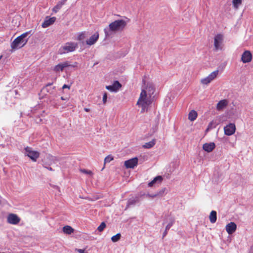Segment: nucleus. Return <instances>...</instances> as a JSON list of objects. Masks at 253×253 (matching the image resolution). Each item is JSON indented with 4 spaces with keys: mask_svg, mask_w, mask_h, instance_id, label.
I'll return each instance as SVG.
<instances>
[{
    "mask_svg": "<svg viewBox=\"0 0 253 253\" xmlns=\"http://www.w3.org/2000/svg\"><path fill=\"white\" fill-rule=\"evenodd\" d=\"M70 88V86L67 84H64L63 86H62V88L64 89V88Z\"/></svg>",
    "mask_w": 253,
    "mask_h": 253,
    "instance_id": "e433bc0d",
    "label": "nucleus"
},
{
    "mask_svg": "<svg viewBox=\"0 0 253 253\" xmlns=\"http://www.w3.org/2000/svg\"><path fill=\"white\" fill-rule=\"evenodd\" d=\"M159 194H154V195H148V196L150 198H154L156 197L157 196H158Z\"/></svg>",
    "mask_w": 253,
    "mask_h": 253,
    "instance_id": "c9c22d12",
    "label": "nucleus"
},
{
    "mask_svg": "<svg viewBox=\"0 0 253 253\" xmlns=\"http://www.w3.org/2000/svg\"><path fill=\"white\" fill-rule=\"evenodd\" d=\"M215 147V145L213 142H211L210 143H205L203 146V149L208 152H211Z\"/></svg>",
    "mask_w": 253,
    "mask_h": 253,
    "instance_id": "a211bd4d",
    "label": "nucleus"
},
{
    "mask_svg": "<svg viewBox=\"0 0 253 253\" xmlns=\"http://www.w3.org/2000/svg\"><path fill=\"white\" fill-rule=\"evenodd\" d=\"M223 42V35L218 34L214 37V47L215 50H222Z\"/></svg>",
    "mask_w": 253,
    "mask_h": 253,
    "instance_id": "39448f33",
    "label": "nucleus"
},
{
    "mask_svg": "<svg viewBox=\"0 0 253 253\" xmlns=\"http://www.w3.org/2000/svg\"><path fill=\"white\" fill-rule=\"evenodd\" d=\"M137 202H138V199H130L128 202H127V207H129V206L131 205H133V204H135L136 203H137Z\"/></svg>",
    "mask_w": 253,
    "mask_h": 253,
    "instance_id": "bb28decb",
    "label": "nucleus"
},
{
    "mask_svg": "<svg viewBox=\"0 0 253 253\" xmlns=\"http://www.w3.org/2000/svg\"><path fill=\"white\" fill-rule=\"evenodd\" d=\"M63 231L66 234H71L74 231V229L70 226L66 225L63 227Z\"/></svg>",
    "mask_w": 253,
    "mask_h": 253,
    "instance_id": "412c9836",
    "label": "nucleus"
},
{
    "mask_svg": "<svg viewBox=\"0 0 253 253\" xmlns=\"http://www.w3.org/2000/svg\"><path fill=\"white\" fill-rule=\"evenodd\" d=\"M126 26V22L123 19L117 20L110 23L108 28L104 29L106 36H109L111 33H116L123 31Z\"/></svg>",
    "mask_w": 253,
    "mask_h": 253,
    "instance_id": "f03ea898",
    "label": "nucleus"
},
{
    "mask_svg": "<svg viewBox=\"0 0 253 253\" xmlns=\"http://www.w3.org/2000/svg\"><path fill=\"white\" fill-rule=\"evenodd\" d=\"M84 110L85 112H89L90 109H88V108H84Z\"/></svg>",
    "mask_w": 253,
    "mask_h": 253,
    "instance_id": "58836bf2",
    "label": "nucleus"
},
{
    "mask_svg": "<svg viewBox=\"0 0 253 253\" xmlns=\"http://www.w3.org/2000/svg\"><path fill=\"white\" fill-rule=\"evenodd\" d=\"M106 227V224L105 222H102L100 225L97 227V230L99 232H102Z\"/></svg>",
    "mask_w": 253,
    "mask_h": 253,
    "instance_id": "c85d7f7f",
    "label": "nucleus"
},
{
    "mask_svg": "<svg viewBox=\"0 0 253 253\" xmlns=\"http://www.w3.org/2000/svg\"><path fill=\"white\" fill-rule=\"evenodd\" d=\"M155 91V87L152 83H148L146 87L142 89L136 104L141 107V112L147 110L148 107L152 102V95Z\"/></svg>",
    "mask_w": 253,
    "mask_h": 253,
    "instance_id": "f257e3e1",
    "label": "nucleus"
},
{
    "mask_svg": "<svg viewBox=\"0 0 253 253\" xmlns=\"http://www.w3.org/2000/svg\"><path fill=\"white\" fill-rule=\"evenodd\" d=\"M155 144V140L153 139L151 141L146 143L144 145L143 147L145 148L149 149L153 147Z\"/></svg>",
    "mask_w": 253,
    "mask_h": 253,
    "instance_id": "b1692460",
    "label": "nucleus"
},
{
    "mask_svg": "<svg viewBox=\"0 0 253 253\" xmlns=\"http://www.w3.org/2000/svg\"><path fill=\"white\" fill-rule=\"evenodd\" d=\"M213 124V121H212V122L210 123V124L208 125V128L207 129V130H209L210 129H211L212 128L214 127V126H212Z\"/></svg>",
    "mask_w": 253,
    "mask_h": 253,
    "instance_id": "473e14b6",
    "label": "nucleus"
},
{
    "mask_svg": "<svg viewBox=\"0 0 253 253\" xmlns=\"http://www.w3.org/2000/svg\"><path fill=\"white\" fill-rule=\"evenodd\" d=\"M61 99H62V100H64V98H63V97H61Z\"/></svg>",
    "mask_w": 253,
    "mask_h": 253,
    "instance_id": "a18cd8bd",
    "label": "nucleus"
},
{
    "mask_svg": "<svg viewBox=\"0 0 253 253\" xmlns=\"http://www.w3.org/2000/svg\"><path fill=\"white\" fill-rule=\"evenodd\" d=\"M85 38V32H82L80 33L77 37V40L79 41H83Z\"/></svg>",
    "mask_w": 253,
    "mask_h": 253,
    "instance_id": "cd10ccee",
    "label": "nucleus"
},
{
    "mask_svg": "<svg viewBox=\"0 0 253 253\" xmlns=\"http://www.w3.org/2000/svg\"><path fill=\"white\" fill-rule=\"evenodd\" d=\"M77 43L73 42H68L60 48L61 54L71 52L75 51L78 47Z\"/></svg>",
    "mask_w": 253,
    "mask_h": 253,
    "instance_id": "20e7f679",
    "label": "nucleus"
},
{
    "mask_svg": "<svg viewBox=\"0 0 253 253\" xmlns=\"http://www.w3.org/2000/svg\"><path fill=\"white\" fill-rule=\"evenodd\" d=\"M138 159L135 157L125 161L124 166L126 169H133L138 165Z\"/></svg>",
    "mask_w": 253,
    "mask_h": 253,
    "instance_id": "1a4fd4ad",
    "label": "nucleus"
},
{
    "mask_svg": "<svg viewBox=\"0 0 253 253\" xmlns=\"http://www.w3.org/2000/svg\"><path fill=\"white\" fill-rule=\"evenodd\" d=\"M198 116L197 112L194 110H191L188 114V119L191 121H194Z\"/></svg>",
    "mask_w": 253,
    "mask_h": 253,
    "instance_id": "6ab92c4d",
    "label": "nucleus"
},
{
    "mask_svg": "<svg viewBox=\"0 0 253 253\" xmlns=\"http://www.w3.org/2000/svg\"><path fill=\"white\" fill-rule=\"evenodd\" d=\"M80 171L81 172L85 173V174H89V175H92L93 174L92 172L89 170H86L85 169H81L80 170Z\"/></svg>",
    "mask_w": 253,
    "mask_h": 253,
    "instance_id": "7c9ffc66",
    "label": "nucleus"
},
{
    "mask_svg": "<svg viewBox=\"0 0 253 253\" xmlns=\"http://www.w3.org/2000/svg\"><path fill=\"white\" fill-rule=\"evenodd\" d=\"M210 221L211 223H214L216 221V212L215 211H212L209 216Z\"/></svg>",
    "mask_w": 253,
    "mask_h": 253,
    "instance_id": "aec40b11",
    "label": "nucleus"
},
{
    "mask_svg": "<svg viewBox=\"0 0 253 253\" xmlns=\"http://www.w3.org/2000/svg\"><path fill=\"white\" fill-rule=\"evenodd\" d=\"M252 60V54L249 50H246L243 52L241 57V61L244 63L251 62Z\"/></svg>",
    "mask_w": 253,
    "mask_h": 253,
    "instance_id": "f8f14e48",
    "label": "nucleus"
},
{
    "mask_svg": "<svg viewBox=\"0 0 253 253\" xmlns=\"http://www.w3.org/2000/svg\"><path fill=\"white\" fill-rule=\"evenodd\" d=\"M228 101L226 99H223L219 101L216 105V109L218 111H220L227 106Z\"/></svg>",
    "mask_w": 253,
    "mask_h": 253,
    "instance_id": "f3484780",
    "label": "nucleus"
},
{
    "mask_svg": "<svg viewBox=\"0 0 253 253\" xmlns=\"http://www.w3.org/2000/svg\"><path fill=\"white\" fill-rule=\"evenodd\" d=\"M107 94L106 92H105L103 96L102 101L104 104H105L107 102Z\"/></svg>",
    "mask_w": 253,
    "mask_h": 253,
    "instance_id": "2f4dec72",
    "label": "nucleus"
},
{
    "mask_svg": "<svg viewBox=\"0 0 253 253\" xmlns=\"http://www.w3.org/2000/svg\"><path fill=\"white\" fill-rule=\"evenodd\" d=\"M167 232H168V230H166V229L165 232H164V234H163V236H166L167 235Z\"/></svg>",
    "mask_w": 253,
    "mask_h": 253,
    "instance_id": "ea45409f",
    "label": "nucleus"
},
{
    "mask_svg": "<svg viewBox=\"0 0 253 253\" xmlns=\"http://www.w3.org/2000/svg\"><path fill=\"white\" fill-rule=\"evenodd\" d=\"M121 237V234L118 233L116 235H115L111 237V240L113 242H116L120 239Z\"/></svg>",
    "mask_w": 253,
    "mask_h": 253,
    "instance_id": "a878e982",
    "label": "nucleus"
},
{
    "mask_svg": "<svg viewBox=\"0 0 253 253\" xmlns=\"http://www.w3.org/2000/svg\"><path fill=\"white\" fill-rule=\"evenodd\" d=\"M242 0H232L233 6L235 9H238L242 4Z\"/></svg>",
    "mask_w": 253,
    "mask_h": 253,
    "instance_id": "393cba45",
    "label": "nucleus"
},
{
    "mask_svg": "<svg viewBox=\"0 0 253 253\" xmlns=\"http://www.w3.org/2000/svg\"><path fill=\"white\" fill-rule=\"evenodd\" d=\"M52 84V83H51V84H46V86H45V88H47V87L48 86L51 85Z\"/></svg>",
    "mask_w": 253,
    "mask_h": 253,
    "instance_id": "a19ab883",
    "label": "nucleus"
},
{
    "mask_svg": "<svg viewBox=\"0 0 253 253\" xmlns=\"http://www.w3.org/2000/svg\"><path fill=\"white\" fill-rule=\"evenodd\" d=\"M44 167L46 168L47 169H48L50 171H53V169L51 167Z\"/></svg>",
    "mask_w": 253,
    "mask_h": 253,
    "instance_id": "4c0bfd02",
    "label": "nucleus"
},
{
    "mask_svg": "<svg viewBox=\"0 0 253 253\" xmlns=\"http://www.w3.org/2000/svg\"><path fill=\"white\" fill-rule=\"evenodd\" d=\"M172 224H173V222H170V223H169L167 225V226H166V230H169L170 229V228L171 227V226L172 225Z\"/></svg>",
    "mask_w": 253,
    "mask_h": 253,
    "instance_id": "72a5a7b5",
    "label": "nucleus"
},
{
    "mask_svg": "<svg viewBox=\"0 0 253 253\" xmlns=\"http://www.w3.org/2000/svg\"><path fill=\"white\" fill-rule=\"evenodd\" d=\"M165 189L163 190V191H160L159 193H161V194H162L164 192Z\"/></svg>",
    "mask_w": 253,
    "mask_h": 253,
    "instance_id": "79ce46f5",
    "label": "nucleus"
},
{
    "mask_svg": "<svg viewBox=\"0 0 253 253\" xmlns=\"http://www.w3.org/2000/svg\"><path fill=\"white\" fill-rule=\"evenodd\" d=\"M67 1V0H62L61 1H64V3Z\"/></svg>",
    "mask_w": 253,
    "mask_h": 253,
    "instance_id": "37998d69",
    "label": "nucleus"
},
{
    "mask_svg": "<svg viewBox=\"0 0 253 253\" xmlns=\"http://www.w3.org/2000/svg\"><path fill=\"white\" fill-rule=\"evenodd\" d=\"M71 65L70 64L69 62L68 61L64 62L62 63L58 64V65H56L53 70L56 72H58L59 71H63L64 69L65 68L71 66Z\"/></svg>",
    "mask_w": 253,
    "mask_h": 253,
    "instance_id": "ddd939ff",
    "label": "nucleus"
},
{
    "mask_svg": "<svg viewBox=\"0 0 253 253\" xmlns=\"http://www.w3.org/2000/svg\"><path fill=\"white\" fill-rule=\"evenodd\" d=\"M2 55H0V60L1 59V58H2Z\"/></svg>",
    "mask_w": 253,
    "mask_h": 253,
    "instance_id": "c03bdc74",
    "label": "nucleus"
},
{
    "mask_svg": "<svg viewBox=\"0 0 253 253\" xmlns=\"http://www.w3.org/2000/svg\"><path fill=\"white\" fill-rule=\"evenodd\" d=\"M114 158L112 156L108 155L105 157L104 159V163H110L111 161L113 160Z\"/></svg>",
    "mask_w": 253,
    "mask_h": 253,
    "instance_id": "c756f323",
    "label": "nucleus"
},
{
    "mask_svg": "<svg viewBox=\"0 0 253 253\" xmlns=\"http://www.w3.org/2000/svg\"><path fill=\"white\" fill-rule=\"evenodd\" d=\"M55 20L56 18L55 17L51 18L46 17L44 22L42 23V26L44 28H46L53 24L55 22Z\"/></svg>",
    "mask_w": 253,
    "mask_h": 253,
    "instance_id": "dca6fc26",
    "label": "nucleus"
},
{
    "mask_svg": "<svg viewBox=\"0 0 253 253\" xmlns=\"http://www.w3.org/2000/svg\"><path fill=\"white\" fill-rule=\"evenodd\" d=\"M237 229L236 224L233 222H230L226 226V230L229 234L233 233Z\"/></svg>",
    "mask_w": 253,
    "mask_h": 253,
    "instance_id": "2eb2a0df",
    "label": "nucleus"
},
{
    "mask_svg": "<svg viewBox=\"0 0 253 253\" xmlns=\"http://www.w3.org/2000/svg\"><path fill=\"white\" fill-rule=\"evenodd\" d=\"M218 72V70H216L211 72L208 77L201 79V83L203 84H208L217 77Z\"/></svg>",
    "mask_w": 253,
    "mask_h": 253,
    "instance_id": "0eeeda50",
    "label": "nucleus"
},
{
    "mask_svg": "<svg viewBox=\"0 0 253 253\" xmlns=\"http://www.w3.org/2000/svg\"><path fill=\"white\" fill-rule=\"evenodd\" d=\"M78 252L79 253H87V252H85L84 250L83 249H78Z\"/></svg>",
    "mask_w": 253,
    "mask_h": 253,
    "instance_id": "f704fd0d",
    "label": "nucleus"
},
{
    "mask_svg": "<svg viewBox=\"0 0 253 253\" xmlns=\"http://www.w3.org/2000/svg\"><path fill=\"white\" fill-rule=\"evenodd\" d=\"M64 4V1H59L53 8V11L56 13Z\"/></svg>",
    "mask_w": 253,
    "mask_h": 253,
    "instance_id": "5701e85b",
    "label": "nucleus"
},
{
    "mask_svg": "<svg viewBox=\"0 0 253 253\" xmlns=\"http://www.w3.org/2000/svg\"><path fill=\"white\" fill-rule=\"evenodd\" d=\"M26 155L29 157L33 161L36 162L40 156V153L36 151L33 150L30 147H27L25 148Z\"/></svg>",
    "mask_w": 253,
    "mask_h": 253,
    "instance_id": "423d86ee",
    "label": "nucleus"
},
{
    "mask_svg": "<svg viewBox=\"0 0 253 253\" xmlns=\"http://www.w3.org/2000/svg\"><path fill=\"white\" fill-rule=\"evenodd\" d=\"M122 87V84L117 81H115L112 85L106 86V88L112 92H117Z\"/></svg>",
    "mask_w": 253,
    "mask_h": 253,
    "instance_id": "9b49d317",
    "label": "nucleus"
},
{
    "mask_svg": "<svg viewBox=\"0 0 253 253\" xmlns=\"http://www.w3.org/2000/svg\"><path fill=\"white\" fill-rule=\"evenodd\" d=\"M143 83H144V84H145V81L144 80H143Z\"/></svg>",
    "mask_w": 253,
    "mask_h": 253,
    "instance_id": "49530a36",
    "label": "nucleus"
},
{
    "mask_svg": "<svg viewBox=\"0 0 253 253\" xmlns=\"http://www.w3.org/2000/svg\"><path fill=\"white\" fill-rule=\"evenodd\" d=\"M98 39L99 33L98 32H96L92 35L88 40L86 41V43L88 45H93L97 41Z\"/></svg>",
    "mask_w": 253,
    "mask_h": 253,
    "instance_id": "4468645a",
    "label": "nucleus"
},
{
    "mask_svg": "<svg viewBox=\"0 0 253 253\" xmlns=\"http://www.w3.org/2000/svg\"><path fill=\"white\" fill-rule=\"evenodd\" d=\"M20 218L16 214L9 213L7 217V222L11 224L16 225L20 221Z\"/></svg>",
    "mask_w": 253,
    "mask_h": 253,
    "instance_id": "6e6552de",
    "label": "nucleus"
},
{
    "mask_svg": "<svg viewBox=\"0 0 253 253\" xmlns=\"http://www.w3.org/2000/svg\"><path fill=\"white\" fill-rule=\"evenodd\" d=\"M236 130V126L234 124L230 123L224 127L225 134L230 136L233 134Z\"/></svg>",
    "mask_w": 253,
    "mask_h": 253,
    "instance_id": "9d476101",
    "label": "nucleus"
},
{
    "mask_svg": "<svg viewBox=\"0 0 253 253\" xmlns=\"http://www.w3.org/2000/svg\"><path fill=\"white\" fill-rule=\"evenodd\" d=\"M163 177L161 176H157L155 177L153 180L148 183V186L149 187H152L155 183H156L157 181H159L160 183H161Z\"/></svg>",
    "mask_w": 253,
    "mask_h": 253,
    "instance_id": "4be33fe9",
    "label": "nucleus"
},
{
    "mask_svg": "<svg viewBox=\"0 0 253 253\" xmlns=\"http://www.w3.org/2000/svg\"><path fill=\"white\" fill-rule=\"evenodd\" d=\"M29 34V32H27L17 37L11 43L12 49L14 50L18 47H21L25 45L27 42V40H25L24 39L27 37Z\"/></svg>",
    "mask_w": 253,
    "mask_h": 253,
    "instance_id": "7ed1b4c3",
    "label": "nucleus"
}]
</instances>
